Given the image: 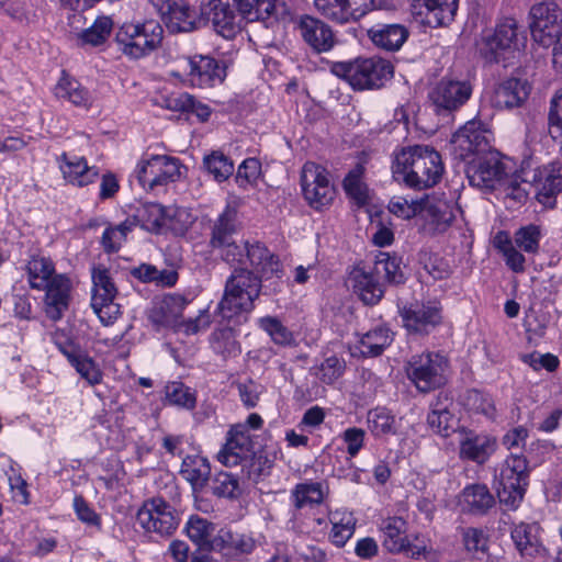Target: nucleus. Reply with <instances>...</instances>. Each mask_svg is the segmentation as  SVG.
I'll return each instance as SVG.
<instances>
[{"label":"nucleus","mask_w":562,"mask_h":562,"mask_svg":"<svg viewBox=\"0 0 562 562\" xmlns=\"http://www.w3.org/2000/svg\"><path fill=\"white\" fill-rule=\"evenodd\" d=\"M464 506L473 513H485L494 504V497L485 485H472L462 493Z\"/></svg>","instance_id":"42"},{"label":"nucleus","mask_w":562,"mask_h":562,"mask_svg":"<svg viewBox=\"0 0 562 562\" xmlns=\"http://www.w3.org/2000/svg\"><path fill=\"white\" fill-rule=\"evenodd\" d=\"M189 78L193 86L200 88L221 83L226 74L225 68L211 56L196 55L189 59Z\"/></svg>","instance_id":"24"},{"label":"nucleus","mask_w":562,"mask_h":562,"mask_svg":"<svg viewBox=\"0 0 562 562\" xmlns=\"http://www.w3.org/2000/svg\"><path fill=\"white\" fill-rule=\"evenodd\" d=\"M91 307L104 325L112 324L120 315V305L114 303L117 290L106 268L92 269Z\"/></svg>","instance_id":"13"},{"label":"nucleus","mask_w":562,"mask_h":562,"mask_svg":"<svg viewBox=\"0 0 562 562\" xmlns=\"http://www.w3.org/2000/svg\"><path fill=\"white\" fill-rule=\"evenodd\" d=\"M206 171L218 181L227 180L234 172V162L222 151H212L203 159Z\"/></svg>","instance_id":"50"},{"label":"nucleus","mask_w":562,"mask_h":562,"mask_svg":"<svg viewBox=\"0 0 562 562\" xmlns=\"http://www.w3.org/2000/svg\"><path fill=\"white\" fill-rule=\"evenodd\" d=\"M392 172L397 182L409 188L425 189L438 183L443 166L435 149L415 145L402 148L395 154Z\"/></svg>","instance_id":"1"},{"label":"nucleus","mask_w":562,"mask_h":562,"mask_svg":"<svg viewBox=\"0 0 562 562\" xmlns=\"http://www.w3.org/2000/svg\"><path fill=\"white\" fill-rule=\"evenodd\" d=\"M165 401L169 405L184 409H193L196 404V396L190 387L181 382H169L165 386Z\"/></svg>","instance_id":"44"},{"label":"nucleus","mask_w":562,"mask_h":562,"mask_svg":"<svg viewBox=\"0 0 562 562\" xmlns=\"http://www.w3.org/2000/svg\"><path fill=\"white\" fill-rule=\"evenodd\" d=\"M212 348L223 356H232L239 352L238 344L232 328H221L212 335Z\"/></svg>","instance_id":"61"},{"label":"nucleus","mask_w":562,"mask_h":562,"mask_svg":"<svg viewBox=\"0 0 562 562\" xmlns=\"http://www.w3.org/2000/svg\"><path fill=\"white\" fill-rule=\"evenodd\" d=\"M136 225L135 218H127L115 227H108L102 235V246L106 252L117 251L126 236Z\"/></svg>","instance_id":"51"},{"label":"nucleus","mask_w":562,"mask_h":562,"mask_svg":"<svg viewBox=\"0 0 562 562\" xmlns=\"http://www.w3.org/2000/svg\"><path fill=\"white\" fill-rule=\"evenodd\" d=\"M529 181L536 188L538 201L553 206L555 196L562 192V164L553 161L536 168Z\"/></svg>","instance_id":"20"},{"label":"nucleus","mask_w":562,"mask_h":562,"mask_svg":"<svg viewBox=\"0 0 562 562\" xmlns=\"http://www.w3.org/2000/svg\"><path fill=\"white\" fill-rule=\"evenodd\" d=\"M529 93L530 85L527 80L509 78L495 89L493 104L498 109L517 108L527 100Z\"/></svg>","instance_id":"27"},{"label":"nucleus","mask_w":562,"mask_h":562,"mask_svg":"<svg viewBox=\"0 0 562 562\" xmlns=\"http://www.w3.org/2000/svg\"><path fill=\"white\" fill-rule=\"evenodd\" d=\"M239 14L247 21H262L271 24L278 21L285 8L277 0H234Z\"/></svg>","instance_id":"26"},{"label":"nucleus","mask_w":562,"mask_h":562,"mask_svg":"<svg viewBox=\"0 0 562 562\" xmlns=\"http://www.w3.org/2000/svg\"><path fill=\"white\" fill-rule=\"evenodd\" d=\"M459 447L461 459L484 463L495 451L496 440L487 434L461 429L459 431Z\"/></svg>","instance_id":"23"},{"label":"nucleus","mask_w":562,"mask_h":562,"mask_svg":"<svg viewBox=\"0 0 562 562\" xmlns=\"http://www.w3.org/2000/svg\"><path fill=\"white\" fill-rule=\"evenodd\" d=\"M528 479V464L522 456L510 454L501 465L495 488L499 502L515 509L524 498Z\"/></svg>","instance_id":"7"},{"label":"nucleus","mask_w":562,"mask_h":562,"mask_svg":"<svg viewBox=\"0 0 562 562\" xmlns=\"http://www.w3.org/2000/svg\"><path fill=\"white\" fill-rule=\"evenodd\" d=\"M367 423L370 432L376 438L396 432L395 416L385 408L378 407L369 411Z\"/></svg>","instance_id":"41"},{"label":"nucleus","mask_w":562,"mask_h":562,"mask_svg":"<svg viewBox=\"0 0 562 562\" xmlns=\"http://www.w3.org/2000/svg\"><path fill=\"white\" fill-rule=\"evenodd\" d=\"M374 272L378 276L383 274L391 283H402L404 281V274L397 258L391 257L386 252H381L378 256L374 265Z\"/></svg>","instance_id":"56"},{"label":"nucleus","mask_w":562,"mask_h":562,"mask_svg":"<svg viewBox=\"0 0 562 562\" xmlns=\"http://www.w3.org/2000/svg\"><path fill=\"white\" fill-rule=\"evenodd\" d=\"M459 536L465 551L474 557L485 554L488 549V535L482 528L461 527Z\"/></svg>","instance_id":"43"},{"label":"nucleus","mask_w":562,"mask_h":562,"mask_svg":"<svg viewBox=\"0 0 562 562\" xmlns=\"http://www.w3.org/2000/svg\"><path fill=\"white\" fill-rule=\"evenodd\" d=\"M30 286L45 291L44 305L47 316L53 321L61 318L68 308L70 297V280L65 274H58L49 258L32 256L26 265Z\"/></svg>","instance_id":"2"},{"label":"nucleus","mask_w":562,"mask_h":562,"mask_svg":"<svg viewBox=\"0 0 562 562\" xmlns=\"http://www.w3.org/2000/svg\"><path fill=\"white\" fill-rule=\"evenodd\" d=\"M240 465L244 475L251 481H257L262 475L268 474L270 469L268 458L255 451H252L251 457H248Z\"/></svg>","instance_id":"62"},{"label":"nucleus","mask_w":562,"mask_h":562,"mask_svg":"<svg viewBox=\"0 0 562 562\" xmlns=\"http://www.w3.org/2000/svg\"><path fill=\"white\" fill-rule=\"evenodd\" d=\"M161 3V12L166 15L167 25L173 32H191L201 22L195 12L183 0H153Z\"/></svg>","instance_id":"25"},{"label":"nucleus","mask_w":562,"mask_h":562,"mask_svg":"<svg viewBox=\"0 0 562 562\" xmlns=\"http://www.w3.org/2000/svg\"><path fill=\"white\" fill-rule=\"evenodd\" d=\"M328 494V487L321 482L306 481L297 484L292 491L293 504L296 508L322 504Z\"/></svg>","instance_id":"34"},{"label":"nucleus","mask_w":562,"mask_h":562,"mask_svg":"<svg viewBox=\"0 0 562 562\" xmlns=\"http://www.w3.org/2000/svg\"><path fill=\"white\" fill-rule=\"evenodd\" d=\"M538 531L539 527L533 524H520L513 529L512 538L522 555L533 557L540 551Z\"/></svg>","instance_id":"37"},{"label":"nucleus","mask_w":562,"mask_h":562,"mask_svg":"<svg viewBox=\"0 0 562 562\" xmlns=\"http://www.w3.org/2000/svg\"><path fill=\"white\" fill-rule=\"evenodd\" d=\"M162 26L155 20L123 24L115 34L119 50L133 59L147 56L162 41Z\"/></svg>","instance_id":"6"},{"label":"nucleus","mask_w":562,"mask_h":562,"mask_svg":"<svg viewBox=\"0 0 562 562\" xmlns=\"http://www.w3.org/2000/svg\"><path fill=\"white\" fill-rule=\"evenodd\" d=\"M167 216H169V210H166L161 204L146 203L138 209L134 218L136 222H142V226L146 229L155 231L167 225Z\"/></svg>","instance_id":"46"},{"label":"nucleus","mask_w":562,"mask_h":562,"mask_svg":"<svg viewBox=\"0 0 562 562\" xmlns=\"http://www.w3.org/2000/svg\"><path fill=\"white\" fill-rule=\"evenodd\" d=\"M427 423L436 434L442 437H448L454 431L456 420L453 416L446 407L438 404L428 414Z\"/></svg>","instance_id":"55"},{"label":"nucleus","mask_w":562,"mask_h":562,"mask_svg":"<svg viewBox=\"0 0 562 562\" xmlns=\"http://www.w3.org/2000/svg\"><path fill=\"white\" fill-rule=\"evenodd\" d=\"M507 169L504 177L501 179L497 189H502L507 198L514 201L522 202L528 196L527 182L528 180H520V176Z\"/></svg>","instance_id":"54"},{"label":"nucleus","mask_w":562,"mask_h":562,"mask_svg":"<svg viewBox=\"0 0 562 562\" xmlns=\"http://www.w3.org/2000/svg\"><path fill=\"white\" fill-rule=\"evenodd\" d=\"M532 40L542 47H551L562 35V9L554 1L535 3L529 10Z\"/></svg>","instance_id":"10"},{"label":"nucleus","mask_w":562,"mask_h":562,"mask_svg":"<svg viewBox=\"0 0 562 562\" xmlns=\"http://www.w3.org/2000/svg\"><path fill=\"white\" fill-rule=\"evenodd\" d=\"M548 130L554 140L562 143V88L551 100Z\"/></svg>","instance_id":"64"},{"label":"nucleus","mask_w":562,"mask_h":562,"mask_svg":"<svg viewBox=\"0 0 562 562\" xmlns=\"http://www.w3.org/2000/svg\"><path fill=\"white\" fill-rule=\"evenodd\" d=\"M55 95L86 109L91 105L92 101L90 93L77 80L69 78H61L58 81L55 87Z\"/></svg>","instance_id":"38"},{"label":"nucleus","mask_w":562,"mask_h":562,"mask_svg":"<svg viewBox=\"0 0 562 562\" xmlns=\"http://www.w3.org/2000/svg\"><path fill=\"white\" fill-rule=\"evenodd\" d=\"M251 267L261 277L269 279L279 277L281 265L279 259L269 251V249L260 243L248 244L246 254V269Z\"/></svg>","instance_id":"30"},{"label":"nucleus","mask_w":562,"mask_h":562,"mask_svg":"<svg viewBox=\"0 0 562 562\" xmlns=\"http://www.w3.org/2000/svg\"><path fill=\"white\" fill-rule=\"evenodd\" d=\"M77 373L90 385H97L102 381V371L99 364L85 351L71 364Z\"/></svg>","instance_id":"58"},{"label":"nucleus","mask_w":562,"mask_h":562,"mask_svg":"<svg viewBox=\"0 0 562 562\" xmlns=\"http://www.w3.org/2000/svg\"><path fill=\"white\" fill-rule=\"evenodd\" d=\"M458 3L459 0H412L411 12L416 22L435 29L453 21Z\"/></svg>","instance_id":"17"},{"label":"nucleus","mask_w":562,"mask_h":562,"mask_svg":"<svg viewBox=\"0 0 562 562\" xmlns=\"http://www.w3.org/2000/svg\"><path fill=\"white\" fill-rule=\"evenodd\" d=\"M492 133L477 120L467 122L451 139V151L456 158L468 160L479 158L493 151L491 148Z\"/></svg>","instance_id":"11"},{"label":"nucleus","mask_w":562,"mask_h":562,"mask_svg":"<svg viewBox=\"0 0 562 562\" xmlns=\"http://www.w3.org/2000/svg\"><path fill=\"white\" fill-rule=\"evenodd\" d=\"M112 30L113 21L110 16H98L91 26L77 33V44L80 46H100L106 42Z\"/></svg>","instance_id":"35"},{"label":"nucleus","mask_w":562,"mask_h":562,"mask_svg":"<svg viewBox=\"0 0 562 562\" xmlns=\"http://www.w3.org/2000/svg\"><path fill=\"white\" fill-rule=\"evenodd\" d=\"M471 92L470 85L464 81L442 79L430 91L429 99L438 113H449L463 105Z\"/></svg>","instance_id":"19"},{"label":"nucleus","mask_w":562,"mask_h":562,"mask_svg":"<svg viewBox=\"0 0 562 562\" xmlns=\"http://www.w3.org/2000/svg\"><path fill=\"white\" fill-rule=\"evenodd\" d=\"M181 164L178 158L167 155L145 154L138 160L135 176L146 190L175 182L181 177Z\"/></svg>","instance_id":"9"},{"label":"nucleus","mask_w":562,"mask_h":562,"mask_svg":"<svg viewBox=\"0 0 562 562\" xmlns=\"http://www.w3.org/2000/svg\"><path fill=\"white\" fill-rule=\"evenodd\" d=\"M344 189L350 200L358 206H364L369 202V190L362 181L360 167L351 170L344 180Z\"/></svg>","instance_id":"49"},{"label":"nucleus","mask_w":562,"mask_h":562,"mask_svg":"<svg viewBox=\"0 0 562 562\" xmlns=\"http://www.w3.org/2000/svg\"><path fill=\"white\" fill-rule=\"evenodd\" d=\"M526 36L514 18L499 21L494 31H484L476 42L480 56L487 63H498L520 52Z\"/></svg>","instance_id":"4"},{"label":"nucleus","mask_w":562,"mask_h":562,"mask_svg":"<svg viewBox=\"0 0 562 562\" xmlns=\"http://www.w3.org/2000/svg\"><path fill=\"white\" fill-rule=\"evenodd\" d=\"M136 519L145 531L159 536L171 535L179 525L173 507L160 497L146 501L138 509Z\"/></svg>","instance_id":"14"},{"label":"nucleus","mask_w":562,"mask_h":562,"mask_svg":"<svg viewBox=\"0 0 562 562\" xmlns=\"http://www.w3.org/2000/svg\"><path fill=\"white\" fill-rule=\"evenodd\" d=\"M155 102L167 110L187 113L189 106H192V95L186 92H171L158 95Z\"/></svg>","instance_id":"63"},{"label":"nucleus","mask_w":562,"mask_h":562,"mask_svg":"<svg viewBox=\"0 0 562 562\" xmlns=\"http://www.w3.org/2000/svg\"><path fill=\"white\" fill-rule=\"evenodd\" d=\"M383 546L391 553L406 551L408 542L405 537L406 522L401 517H389L381 524Z\"/></svg>","instance_id":"33"},{"label":"nucleus","mask_w":562,"mask_h":562,"mask_svg":"<svg viewBox=\"0 0 562 562\" xmlns=\"http://www.w3.org/2000/svg\"><path fill=\"white\" fill-rule=\"evenodd\" d=\"M187 304L188 301L180 294H171L165 296L160 304L162 322L167 325L176 326L180 322Z\"/></svg>","instance_id":"57"},{"label":"nucleus","mask_w":562,"mask_h":562,"mask_svg":"<svg viewBox=\"0 0 562 562\" xmlns=\"http://www.w3.org/2000/svg\"><path fill=\"white\" fill-rule=\"evenodd\" d=\"M348 282L360 300L369 305L376 304L383 296V289L374 274L361 268L353 269Z\"/></svg>","instance_id":"29"},{"label":"nucleus","mask_w":562,"mask_h":562,"mask_svg":"<svg viewBox=\"0 0 562 562\" xmlns=\"http://www.w3.org/2000/svg\"><path fill=\"white\" fill-rule=\"evenodd\" d=\"M234 231V214L231 211H225L214 224L211 238L212 247L224 248L234 243L232 240Z\"/></svg>","instance_id":"52"},{"label":"nucleus","mask_w":562,"mask_h":562,"mask_svg":"<svg viewBox=\"0 0 562 562\" xmlns=\"http://www.w3.org/2000/svg\"><path fill=\"white\" fill-rule=\"evenodd\" d=\"M393 334L386 327L380 326L362 335L359 340V351L364 357H376L391 345Z\"/></svg>","instance_id":"36"},{"label":"nucleus","mask_w":562,"mask_h":562,"mask_svg":"<svg viewBox=\"0 0 562 562\" xmlns=\"http://www.w3.org/2000/svg\"><path fill=\"white\" fill-rule=\"evenodd\" d=\"M214 531V526L206 519L196 515L191 516L186 525L188 537L199 546L200 549H211L210 537Z\"/></svg>","instance_id":"47"},{"label":"nucleus","mask_w":562,"mask_h":562,"mask_svg":"<svg viewBox=\"0 0 562 562\" xmlns=\"http://www.w3.org/2000/svg\"><path fill=\"white\" fill-rule=\"evenodd\" d=\"M258 326L267 333L277 345L291 346L295 341L293 333L274 316L259 318Z\"/></svg>","instance_id":"48"},{"label":"nucleus","mask_w":562,"mask_h":562,"mask_svg":"<svg viewBox=\"0 0 562 562\" xmlns=\"http://www.w3.org/2000/svg\"><path fill=\"white\" fill-rule=\"evenodd\" d=\"M254 451V441L247 425H234L227 432L226 442L217 453V460L225 467L241 464Z\"/></svg>","instance_id":"18"},{"label":"nucleus","mask_w":562,"mask_h":562,"mask_svg":"<svg viewBox=\"0 0 562 562\" xmlns=\"http://www.w3.org/2000/svg\"><path fill=\"white\" fill-rule=\"evenodd\" d=\"M304 41L316 52H327L334 45V34L323 21L304 16L299 25Z\"/></svg>","instance_id":"28"},{"label":"nucleus","mask_w":562,"mask_h":562,"mask_svg":"<svg viewBox=\"0 0 562 562\" xmlns=\"http://www.w3.org/2000/svg\"><path fill=\"white\" fill-rule=\"evenodd\" d=\"M57 160L63 178L71 186L86 187L99 178V169L95 166H89L83 157L63 153Z\"/></svg>","instance_id":"22"},{"label":"nucleus","mask_w":562,"mask_h":562,"mask_svg":"<svg viewBox=\"0 0 562 562\" xmlns=\"http://www.w3.org/2000/svg\"><path fill=\"white\" fill-rule=\"evenodd\" d=\"M495 246L502 252L509 269L517 273L525 271V256L517 250V246L505 233L496 235Z\"/></svg>","instance_id":"45"},{"label":"nucleus","mask_w":562,"mask_h":562,"mask_svg":"<svg viewBox=\"0 0 562 562\" xmlns=\"http://www.w3.org/2000/svg\"><path fill=\"white\" fill-rule=\"evenodd\" d=\"M215 495L225 498H237L243 488L238 479L228 472H221L216 475L213 486Z\"/></svg>","instance_id":"60"},{"label":"nucleus","mask_w":562,"mask_h":562,"mask_svg":"<svg viewBox=\"0 0 562 562\" xmlns=\"http://www.w3.org/2000/svg\"><path fill=\"white\" fill-rule=\"evenodd\" d=\"M425 199H411L404 196H393L387 205L390 213L402 218L411 220L423 212Z\"/></svg>","instance_id":"53"},{"label":"nucleus","mask_w":562,"mask_h":562,"mask_svg":"<svg viewBox=\"0 0 562 562\" xmlns=\"http://www.w3.org/2000/svg\"><path fill=\"white\" fill-rule=\"evenodd\" d=\"M333 72L345 79L353 89L380 88L393 75L392 65L381 58H358L349 63H337Z\"/></svg>","instance_id":"5"},{"label":"nucleus","mask_w":562,"mask_h":562,"mask_svg":"<svg viewBox=\"0 0 562 562\" xmlns=\"http://www.w3.org/2000/svg\"><path fill=\"white\" fill-rule=\"evenodd\" d=\"M301 187L305 200L315 210L329 206L336 195L329 172L315 162L304 164L301 172Z\"/></svg>","instance_id":"12"},{"label":"nucleus","mask_w":562,"mask_h":562,"mask_svg":"<svg viewBox=\"0 0 562 562\" xmlns=\"http://www.w3.org/2000/svg\"><path fill=\"white\" fill-rule=\"evenodd\" d=\"M261 291V280L246 268L234 269L227 279L217 311L223 318L231 319L254 308Z\"/></svg>","instance_id":"3"},{"label":"nucleus","mask_w":562,"mask_h":562,"mask_svg":"<svg viewBox=\"0 0 562 562\" xmlns=\"http://www.w3.org/2000/svg\"><path fill=\"white\" fill-rule=\"evenodd\" d=\"M181 474L192 485L202 486L211 474L207 460L200 456H188L181 464Z\"/></svg>","instance_id":"40"},{"label":"nucleus","mask_w":562,"mask_h":562,"mask_svg":"<svg viewBox=\"0 0 562 562\" xmlns=\"http://www.w3.org/2000/svg\"><path fill=\"white\" fill-rule=\"evenodd\" d=\"M507 169H510V160L502 159L497 151H490L476 160H471L467 168V175L473 187L497 189Z\"/></svg>","instance_id":"15"},{"label":"nucleus","mask_w":562,"mask_h":562,"mask_svg":"<svg viewBox=\"0 0 562 562\" xmlns=\"http://www.w3.org/2000/svg\"><path fill=\"white\" fill-rule=\"evenodd\" d=\"M329 521L331 524L330 542L338 548L344 547L355 532L356 522L352 515L335 512L330 514Z\"/></svg>","instance_id":"39"},{"label":"nucleus","mask_w":562,"mask_h":562,"mask_svg":"<svg viewBox=\"0 0 562 562\" xmlns=\"http://www.w3.org/2000/svg\"><path fill=\"white\" fill-rule=\"evenodd\" d=\"M234 0H203L201 15L212 22L214 30L223 37L229 38L240 27V16L237 14Z\"/></svg>","instance_id":"16"},{"label":"nucleus","mask_w":562,"mask_h":562,"mask_svg":"<svg viewBox=\"0 0 562 562\" xmlns=\"http://www.w3.org/2000/svg\"><path fill=\"white\" fill-rule=\"evenodd\" d=\"M370 40L385 50H397L408 36L407 29L402 24H379L368 30Z\"/></svg>","instance_id":"31"},{"label":"nucleus","mask_w":562,"mask_h":562,"mask_svg":"<svg viewBox=\"0 0 562 562\" xmlns=\"http://www.w3.org/2000/svg\"><path fill=\"white\" fill-rule=\"evenodd\" d=\"M400 314L409 333L427 334L441 322L440 307L436 302H417L404 306Z\"/></svg>","instance_id":"21"},{"label":"nucleus","mask_w":562,"mask_h":562,"mask_svg":"<svg viewBox=\"0 0 562 562\" xmlns=\"http://www.w3.org/2000/svg\"><path fill=\"white\" fill-rule=\"evenodd\" d=\"M541 237L540 227L533 224L520 227L514 235V244L528 254H536Z\"/></svg>","instance_id":"59"},{"label":"nucleus","mask_w":562,"mask_h":562,"mask_svg":"<svg viewBox=\"0 0 562 562\" xmlns=\"http://www.w3.org/2000/svg\"><path fill=\"white\" fill-rule=\"evenodd\" d=\"M448 360L437 352L414 355L407 361L408 379L422 392H429L446 383Z\"/></svg>","instance_id":"8"},{"label":"nucleus","mask_w":562,"mask_h":562,"mask_svg":"<svg viewBox=\"0 0 562 562\" xmlns=\"http://www.w3.org/2000/svg\"><path fill=\"white\" fill-rule=\"evenodd\" d=\"M434 229L445 232L454 218L451 204L445 200L425 198L422 214Z\"/></svg>","instance_id":"32"}]
</instances>
